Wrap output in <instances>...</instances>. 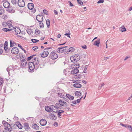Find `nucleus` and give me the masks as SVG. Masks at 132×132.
<instances>
[{
  "label": "nucleus",
  "instance_id": "c85d7f7f",
  "mask_svg": "<svg viewBox=\"0 0 132 132\" xmlns=\"http://www.w3.org/2000/svg\"><path fill=\"white\" fill-rule=\"evenodd\" d=\"M124 127L127 128H130L129 130L130 131L132 132V126L128 124H125Z\"/></svg>",
  "mask_w": 132,
  "mask_h": 132
},
{
  "label": "nucleus",
  "instance_id": "2f4dec72",
  "mask_svg": "<svg viewBox=\"0 0 132 132\" xmlns=\"http://www.w3.org/2000/svg\"><path fill=\"white\" fill-rule=\"evenodd\" d=\"M66 97L70 100H72L74 98V97L71 96L69 94H67Z\"/></svg>",
  "mask_w": 132,
  "mask_h": 132
},
{
  "label": "nucleus",
  "instance_id": "4be33fe9",
  "mask_svg": "<svg viewBox=\"0 0 132 132\" xmlns=\"http://www.w3.org/2000/svg\"><path fill=\"white\" fill-rule=\"evenodd\" d=\"M8 44L7 41H5L4 44V48L5 50L7 52H9V50L10 49L8 50Z\"/></svg>",
  "mask_w": 132,
  "mask_h": 132
},
{
  "label": "nucleus",
  "instance_id": "1a4fd4ad",
  "mask_svg": "<svg viewBox=\"0 0 132 132\" xmlns=\"http://www.w3.org/2000/svg\"><path fill=\"white\" fill-rule=\"evenodd\" d=\"M13 127H18L20 129H21L22 128V126L21 124L18 121L16 122L15 124H13Z\"/></svg>",
  "mask_w": 132,
  "mask_h": 132
},
{
  "label": "nucleus",
  "instance_id": "37998d69",
  "mask_svg": "<svg viewBox=\"0 0 132 132\" xmlns=\"http://www.w3.org/2000/svg\"><path fill=\"white\" fill-rule=\"evenodd\" d=\"M87 65H86L85 66V68L83 70V72L85 73H86V71L87 70Z\"/></svg>",
  "mask_w": 132,
  "mask_h": 132
},
{
  "label": "nucleus",
  "instance_id": "0e129e2a",
  "mask_svg": "<svg viewBox=\"0 0 132 132\" xmlns=\"http://www.w3.org/2000/svg\"><path fill=\"white\" fill-rule=\"evenodd\" d=\"M54 13L55 14L57 15L58 14V12L56 10H54Z\"/></svg>",
  "mask_w": 132,
  "mask_h": 132
},
{
  "label": "nucleus",
  "instance_id": "393cba45",
  "mask_svg": "<svg viewBox=\"0 0 132 132\" xmlns=\"http://www.w3.org/2000/svg\"><path fill=\"white\" fill-rule=\"evenodd\" d=\"M79 72L78 69H73L71 71V73L72 74H75L78 73Z\"/></svg>",
  "mask_w": 132,
  "mask_h": 132
},
{
  "label": "nucleus",
  "instance_id": "b1692460",
  "mask_svg": "<svg viewBox=\"0 0 132 132\" xmlns=\"http://www.w3.org/2000/svg\"><path fill=\"white\" fill-rule=\"evenodd\" d=\"M14 30L15 32L17 34H20L21 32L20 29L19 28L15 27Z\"/></svg>",
  "mask_w": 132,
  "mask_h": 132
},
{
  "label": "nucleus",
  "instance_id": "20e7f679",
  "mask_svg": "<svg viewBox=\"0 0 132 132\" xmlns=\"http://www.w3.org/2000/svg\"><path fill=\"white\" fill-rule=\"evenodd\" d=\"M57 54L54 51H53L50 54V57L52 60H55L58 57Z\"/></svg>",
  "mask_w": 132,
  "mask_h": 132
},
{
  "label": "nucleus",
  "instance_id": "7c9ffc66",
  "mask_svg": "<svg viewBox=\"0 0 132 132\" xmlns=\"http://www.w3.org/2000/svg\"><path fill=\"white\" fill-rule=\"evenodd\" d=\"M45 110L49 112H51L52 111L53 112V109L54 108H45Z\"/></svg>",
  "mask_w": 132,
  "mask_h": 132
},
{
  "label": "nucleus",
  "instance_id": "412c9836",
  "mask_svg": "<svg viewBox=\"0 0 132 132\" xmlns=\"http://www.w3.org/2000/svg\"><path fill=\"white\" fill-rule=\"evenodd\" d=\"M28 7L29 10H32L34 7V4L32 3H29L28 4Z\"/></svg>",
  "mask_w": 132,
  "mask_h": 132
},
{
  "label": "nucleus",
  "instance_id": "4468645a",
  "mask_svg": "<svg viewBox=\"0 0 132 132\" xmlns=\"http://www.w3.org/2000/svg\"><path fill=\"white\" fill-rule=\"evenodd\" d=\"M39 122L40 125L42 126H45L47 122V121L44 119H41L40 121Z\"/></svg>",
  "mask_w": 132,
  "mask_h": 132
},
{
  "label": "nucleus",
  "instance_id": "58836bf2",
  "mask_svg": "<svg viewBox=\"0 0 132 132\" xmlns=\"http://www.w3.org/2000/svg\"><path fill=\"white\" fill-rule=\"evenodd\" d=\"M2 30L5 32H7V31H10L11 30V29H9L6 28H4L2 29Z\"/></svg>",
  "mask_w": 132,
  "mask_h": 132
},
{
  "label": "nucleus",
  "instance_id": "0eeeda50",
  "mask_svg": "<svg viewBox=\"0 0 132 132\" xmlns=\"http://www.w3.org/2000/svg\"><path fill=\"white\" fill-rule=\"evenodd\" d=\"M67 47H68L67 46L61 47L57 49L56 50L57 52L59 53H63L64 52V51H65L66 50L65 48Z\"/></svg>",
  "mask_w": 132,
  "mask_h": 132
},
{
  "label": "nucleus",
  "instance_id": "6e6d98bb",
  "mask_svg": "<svg viewBox=\"0 0 132 132\" xmlns=\"http://www.w3.org/2000/svg\"><path fill=\"white\" fill-rule=\"evenodd\" d=\"M78 3L80 5H82L83 4V3L82 1L81 0H80L79 1H78Z\"/></svg>",
  "mask_w": 132,
  "mask_h": 132
},
{
  "label": "nucleus",
  "instance_id": "3c124183",
  "mask_svg": "<svg viewBox=\"0 0 132 132\" xmlns=\"http://www.w3.org/2000/svg\"><path fill=\"white\" fill-rule=\"evenodd\" d=\"M38 48V47L37 46H34L32 48L33 50L34 51L36 50Z\"/></svg>",
  "mask_w": 132,
  "mask_h": 132
},
{
  "label": "nucleus",
  "instance_id": "aec40b11",
  "mask_svg": "<svg viewBox=\"0 0 132 132\" xmlns=\"http://www.w3.org/2000/svg\"><path fill=\"white\" fill-rule=\"evenodd\" d=\"M7 9V11L10 13H13L15 12V11L13 9L12 6H10Z\"/></svg>",
  "mask_w": 132,
  "mask_h": 132
},
{
  "label": "nucleus",
  "instance_id": "a19ab883",
  "mask_svg": "<svg viewBox=\"0 0 132 132\" xmlns=\"http://www.w3.org/2000/svg\"><path fill=\"white\" fill-rule=\"evenodd\" d=\"M120 29V31L122 32L125 31L126 30V29L125 27L123 28H121Z\"/></svg>",
  "mask_w": 132,
  "mask_h": 132
},
{
  "label": "nucleus",
  "instance_id": "f8f14e48",
  "mask_svg": "<svg viewBox=\"0 0 132 132\" xmlns=\"http://www.w3.org/2000/svg\"><path fill=\"white\" fill-rule=\"evenodd\" d=\"M36 19L39 22H42L43 20V17L41 15H38L36 16Z\"/></svg>",
  "mask_w": 132,
  "mask_h": 132
},
{
  "label": "nucleus",
  "instance_id": "cd10ccee",
  "mask_svg": "<svg viewBox=\"0 0 132 132\" xmlns=\"http://www.w3.org/2000/svg\"><path fill=\"white\" fill-rule=\"evenodd\" d=\"M100 43V39H98L97 41H96L94 43L93 45H96L97 47L99 46V44Z\"/></svg>",
  "mask_w": 132,
  "mask_h": 132
},
{
  "label": "nucleus",
  "instance_id": "603ef678",
  "mask_svg": "<svg viewBox=\"0 0 132 132\" xmlns=\"http://www.w3.org/2000/svg\"><path fill=\"white\" fill-rule=\"evenodd\" d=\"M34 55H33L28 57L27 58V60H30L33 57V56H34Z\"/></svg>",
  "mask_w": 132,
  "mask_h": 132
},
{
  "label": "nucleus",
  "instance_id": "9b49d317",
  "mask_svg": "<svg viewBox=\"0 0 132 132\" xmlns=\"http://www.w3.org/2000/svg\"><path fill=\"white\" fill-rule=\"evenodd\" d=\"M18 5L20 7H24L25 4V3L23 0H19L18 2Z\"/></svg>",
  "mask_w": 132,
  "mask_h": 132
},
{
  "label": "nucleus",
  "instance_id": "ddd939ff",
  "mask_svg": "<svg viewBox=\"0 0 132 132\" xmlns=\"http://www.w3.org/2000/svg\"><path fill=\"white\" fill-rule=\"evenodd\" d=\"M53 112H57L58 115V117L60 118H61L60 116L64 112V111L62 110H60L59 111L57 110L56 111H53Z\"/></svg>",
  "mask_w": 132,
  "mask_h": 132
},
{
  "label": "nucleus",
  "instance_id": "423d86ee",
  "mask_svg": "<svg viewBox=\"0 0 132 132\" xmlns=\"http://www.w3.org/2000/svg\"><path fill=\"white\" fill-rule=\"evenodd\" d=\"M50 49V48H46L44 50V51L41 55V56L42 57H45L48 55L49 54L48 52L46 50H49Z\"/></svg>",
  "mask_w": 132,
  "mask_h": 132
},
{
  "label": "nucleus",
  "instance_id": "680f3d73",
  "mask_svg": "<svg viewBox=\"0 0 132 132\" xmlns=\"http://www.w3.org/2000/svg\"><path fill=\"white\" fill-rule=\"evenodd\" d=\"M132 98V94L131 95V96L126 101V102H128V101L129 100H130L131 99V98Z\"/></svg>",
  "mask_w": 132,
  "mask_h": 132
},
{
  "label": "nucleus",
  "instance_id": "9d476101",
  "mask_svg": "<svg viewBox=\"0 0 132 132\" xmlns=\"http://www.w3.org/2000/svg\"><path fill=\"white\" fill-rule=\"evenodd\" d=\"M11 52L13 54H17L19 52L18 48L16 47H13L11 50Z\"/></svg>",
  "mask_w": 132,
  "mask_h": 132
},
{
  "label": "nucleus",
  "instance_id": "de8ad7c7",
  "mask_svg": "<svg viewBox=\"0 0 132 132\" xmlns=\"http://www.w3.org/2000/svg\"><path fill=\"white\" fill-rule=\"evenodd\" d=\"M6 24L8 26L9 25H10V24H12V22H11V21H8L6 22Z\"/></svg>",
  "mask_w": 132,
  "mask_h": 132
},
{
  "label": "nucleus",
  "instance_id": "79ce46f5",
  "mask_svg": "<svg viewBox=\"0 0 132 132\" xmlns=\"http://www.w3.org/2000/svg\"><path fill=\"white\" fill-rule=\"evenodd\" d=\"M8 26L9 28V29H11V30H13V29L14 27L12 26V24H10V25H9Z\"/></svg>",
  "mask_w": 132,
  "mask_h": 132
},
{
  "label": "nucleus",
  "instance_id": "f257e3e1",
  "mask_svg": "<svg viewBox=\"0 0 132 132\" xmlns=\"http://www.w3.org/2000/svg\"><path fill=\"white\" fill-rule=\"evenodd\" d=\"M70 59L72 62H75V61L77 62L79 61L80 59V57L78 55L75 54L71 57Z\"/></svg>",
  "mask_w": 132,
  "mask_h": 132
},
{
  "label": "nucleus",
  "instance_id": "8fccbe9b",
  "mask_svg": "<svg viewBox=\"0 0 132 132\" xmlns=\"http://www.w3.org/2000/svg\"><path fill=\"white\" fill-rule=\"evenodd\" d=\"M104 0H100L97 2V3L100 4L104 2Z\"/></svg>",
  "mask_w": 132,
  "mask_h": 132
},
{
  "label": "nucleus",
  "instance_id": "5fc2aeb1",
  "mask_svg": "<svg viewBox=\"0 0 132 132\" xmlns=\"http://www.w3.org/2000/svg\"><path fill=\"white\" fill-rule=\"evenodd\" d=\"M82 97L80 98L77 99L76 101L77 103H79L80 101V100H81V99L82 98Z\"/></svg>",
  "mask_w": 132,
  "mask_h": 132
},
{
  "label": "nucleus",
  "instance_id": "49530a36",
  "mask_svg": "<svg viewBox=\"0 0 132 132\" xmlns=\"http://www.w3.org/2000/svg\"><path fill=\"white\" fill-rule=\"evenodd\" d=\"M31 41L33 43H36L39 41V40H38L35 39H31Z\"/></svg>",
  "mask_w": 132,
  "mask_h": 132
},
{
  "label": "nucleus",
  "instance_id": "6e6552de",
  "mask_svg": "<svg viewBox=\"0 0 132 132\" xmlns=\"http://www.w3.org/2000/svg\"><path fill=\"white\" fill-rule=\"evenodd\" d=\"M79 67V64L77 62L74 63L71 66V68L72 70L78 69Z\"/></svg>",
  "mask_w": 132,
  "mask_h": 132
},
{
  "label": "nucleus",
  "instance_id": "f704fd0d",
  "mask_svg": "<svg viewBox=\"0 0 132 132\" xmlns=\"http://www.w3.org/2000/svg\"><path fill=\"white\" fill-rule=\"evenodd\" d=\"M4 12V10L3 8H2L1 7V6H0V14H3Z\"/></svg>",
  "mask_w": 132,
  "mask_h": 132
},
{
  "label": "nucleus",
  "instance_id": "69168bd1",
  "mask_svg": "<svg viewBox=\"0 0 132 132\" xmlns=\"http://www.w3.org/2000/svg\"><path fill=\"white\" fill-rule=\"evenodd\" d=\"M69 2L70 3V5L71 6H73V4L70 1H69Z\"/></svg>",
  "mask_w": 132,
  "mask_h": 132
},
{
  "label": "nucleus",
  "instance_id": "7ed1b4c3",
  "mask_svg": "<svg viewBox=\"0 0 132 132\" xmlns=\"http://www.w3.org/2000/svg\"><path fill=\"white\" fill-rule=\"evenodd\" d=\"M11 125L9 124L7 122H6L4 125V126L5 127L4 129L8 130L9 132H11V129H12L13 128L12 127L13 125Z\"/></svg>",
  "mask_w": 132,
  "mask_h": 132
},
{
  "label": "nucleus",
  "instance_id": "bb28decb",
  "mask_svg": "<svg viewBox=\"0 0 132 132\" xmlns=\"http://www.w3.org/2000/svg\"><path fill=\"white\" fill-rule=\"evenodd\" d=\"M73 86L76 88H79L81 87V85L79 83L76 82L73 85Z\"/></svg>",
  "mask_w": 132,
  "mask_h": 132
},
{
  "label": "nucleus",
  "instance_id": "5701e85b",
  "mask_svg": "<svg viewBox=\"0 0 132 132\" xmlns=\"http://www.w3.org/2000/svg\"><path fill=\"white\" fill-rule=\"evenodd\" d=\"M28 34L30 35H32L33 34V31L30 28H28L26 30Z\"/></svg>",
  "mask_w": 132,
  "mask_h": 132
},
{
  "label": "nucleus",
  "instance_id": "864d4df0",
  "mask_svg": "<svg viewBox=\"0 0 132 132\" xmlns=\"http://www.w3.org/2000/svg\"><path fill=\"white\" fill-rule=\"evenodd\" d=\"M70 33H66L64 34V35L65 36H67L69 37L70 38Z\"/></svg>",
  "mask_w": 132,
  "mask_h": 132
},
{
  "label": "nucleus",
  "instance_id": "bf43d9fd",
  "mask_svg": "<svg viewBox=\"0 0 132 132\" xmlns=\"http://www.w3.org/2000/svg\"><path fill=\"white\" fill-rule=\"evenodd\" d=\"M53 125L56 127H57L58 126V124L57 122H55L54 123Z\"/></svg>",
  "mask_w": 132,
  "mask_h": 132
},
{
  "label": "nucleus",
  "instance_id": "a18cd8bd",
  "mask_svg": "<svg viewBox=\"0 0 132 132\" xmlns=\"http://www.w3.org/2000/svg\"><path fill=\"white\" fill-rule=\"evenodd\" d=\"M58 95L59 97L61 98H63V94L61 93H58Z\"/></svg>",
  "mask_w": 132,
  "mask_h": 132
},
{
  "label": "nucleus",
  "instance_id": "ea45409f",
  "mask_svg": "<svg viewBox=\"0 0 132 132\" xmlns=\"http://www.w3.org/2000/svg\"><path fill=\"white\" fill-rule=\"evenodd\" d=\"M35 33L37 35L39 34L40 33V31L38 29H36L35 30Z\"/></svg>",
  "mask_w": 132,
  "mask_h": 132
},
{
  "label": "nucleus",
  "instance_id": "052dcab7",
  "mask_svg": "<svg viewBox=\"0 0 132 132\" xmlns=\"http://www.w3.org/2000/svg\"><path fill=\"white\" fill-rule=\"evenodd\" d=\"M104 85H105V84L104 83H103V84H101V86H99L98 87V89H100L102 87V86H104Z\"/></svg>",
  "mask_w": 132,
  "mask_h": 132
},
{
  "label": "nucleus",
  "instance_id": "e433bc0d",
  "mask_svg": "<svg viewBox=\"0 0 132 132\" xmlns=\"http://www.w3.org/2000/svg\"><path fill=\"white\" fill-rule=\"evenodd\" d=\"M39 25L40 27L41 28H43L44 27V24L42 22H39Z\"/></svg>",
  "mask_w": 132,
  "mask_h": 132
},
{
  "label": "nucleus",
  "instance_id": "c03bdc74",
  "mask_svg": "<svg viewBox=\"0 0 132 132\" xmlns=\"http://www.w3.org/2000/svg\"><path fill=\"white\" fill-rule=\"evenodd\" d=\"M3 78H0V85H1L3 83Z\"/></svg>",
  "mask_w": 132,
  "mask_h": 132
},
{
  "label": "nucleus",
  "instance_id": "39448f33",
  "mask_svg": "<svg viewBox=\"0 0 132 132\" xmlns=\"http://www.w3.org/2000/svg\"><path fill=\"white\" fill-rule=\"evenodd\" d=\"M59 103H56V106H56H54L52 105V106H54V107H59L58 106H59V105H60L63 106H66L67 105V103L64 102V101H62L61 100H60L59 101Z\"/></svg>",
  "mask_w": 132,
  "mask_h": 132
},
{
  "label": "nucleus",
  "instance_id": "338daca9",
  "mask_svg": "<svg viewBox=\"0 0 132 132\" xmlns=\"http://www.w3.org/2000/svg\"><path fill=\"white\" fill-rule=\"evenodd\" d=\"M65 110L66 111H68L70 109V108H65Z\"/></svg>",
  "mask_w": 132,
  "mask_h": 132
},
{
  "label": "nucleus",
  "instance_id": "e2e57ef3",
  "mask_svg": "<svg viewBox=\"0 0 132 132\" xmlns=\"http://www.w3.org/2000/svg\"><path fill=\"white\" fill-rule=\"evenodd\" d=\"M65 51H64V52H65V53L66 54V53H68L69 51H68V48L67 49H65Z\"/></svg>",
  "mask_w": 132,
  "mask_h": 132
},
{
  "label": "nucleus",
  "instance_id": "4c0bfd02",
  "mask_svg": "<svg viewBox=\"0 0 132 132\" xmlns=\"http://www.w3.org/2000/svg\"><path fill=\"white\" fill-rule=\"evenodd\" d=\"M74 49L72 47H70L69 48H68V51H69L70 52H72L74 51Z\"/></svg>",
  "mask_w": 132,
  "mask_h": 132
},
{
  "label": "nucleus",
  "instance_id": "4d7b16f0",
  "mask_svg": "<svg viewBox=\"0 0 132 132\" xmlns=\"http://www.w3.org/2000/svg\"><path fill=\"white\" fill-rule=\"evenodd\" d=\"M18 46L22 50H24V48L22 47L20 44H18Z\"/></svg>",
  "mask_w": 132,
  "mask_h": 132
},
{
  "label": "nucleus",
  "instance_id": "a878e982",
  "mask_svg": "<svg viewBox=\"0 0 132 132\" xmlns=\"http://www.w3.org/2000/svg\"><path fill=\"white\" fill-rule=\"evenodd\" d=\"M32 127L33 128L36 130H38L39 129V127L36 123L32 125Z\"/></svg>",
  "mask_w": 132,
  "mask_h": 132
},
{
  "label": "nucleus",
  "instance_id": "09e8293b",
  "mask_svg": "<svg viewBox=\"0 0 132 132\" xmlns=\"http://www.w3.org/2000/svg\"><path fill=\"white\" fill-rule=\"evenodd\" d=\"M12 3L13 4H16L17 2L16 0H13L11 1Z\"/></svg>",
  "mask_w": 132,
  "mask_h": 132
},
{
  "label": "nucleus",
  "instance_id": "a211bd4d",
  "mask_svg": "<svg viewBox=\"0 0 132 132\" xmlns=\"http://www.w3.org/2000/svg\"><path fill=\"white\" fill-rule=\"evenodd\" d=\"M38 58H34L33 59V62L34 64L36 65V67H37V65L39 64V62L38 61Z\"/></svg>",
  "mask_w": 132,
  "mask_h": 132
},
{
  "label": "nucleus",
  "instance_id": "f03ea898",
  "mask_svg": "<svg viewBox=\"0 0 132 132\" xmlns=\"http://www.w3.org/2000/svg\"><path fill=\"white\" fill-rule=\"evenodd\" d=\"M35 66L36 65L34 64V63L32 62H29L28 64L29 69L28 71L29 72H31L34 70Z\"/></svg>",
  "mask_w": 132,
  "mask_h": 132
},
{
  "label": "nucleus",
  "instance_id": "72a5a7b5",
  "mask_svg": "<svg viewBox=\"0 0 132 132\" xmlns=\"http://www.w3.org/2000/svg\"><path fill=\"white\" fill-rule=\"evenodd\" d=\"M11 47H12L13 46H14V45L15 44V43L12 40H10Z\"/></svg>",
  "mask_w": 132,
  "mask_h": 132
},
{
  "label": "nucleus",
  "instance_id": "c9c22d12",
  "mask_svg": "<svg viewBox=\"0 0 132 132\" xmlns=\"http://www.w3.org/2000/svg\"><path fill=\"white\" fill-rule=\"evenodd\" d=\"M46 24L47 27L49 28L50 26V21L49 20L47 19L46 20Z\"/></svg>",
  "mask_w": 132,
  "mask_h": 132
},
{
  "label": "nucleus",
  "instance_id": "c756f323",
  "mask_svg": "<svg viewBox=\"0 0 132 132\" xmlns=\"http://www.w3.org/2000/svg\"><path fill=\"white\" fill-rule=\"evenodd\" d=\"M26 61L24 59L23 60H22L21 62V65L22 66L24 67L26 65Z\"/></svg>",
  "mask_w": 132,
  "mask_h": 132
},
{
  "label": "nucleus",
  "instance_id": "f3484780",
  "mask_svg": "<svg viewBox=\"0 0 132 132\" xmlns=\"http://www.w3.org/2000/svg\"><path fill=\"white\" fill-rule=\"evenodd\" d=\"M24 128L26 130H28L30 128L29 126L28 123L27 122H25L24 124Z\"/></svg>",
  "mask_w": 132,
  "mask_h": 132
},
{
  "label": "nucleus",
  "instance_id": "774afa93",
  "mask_svg": "<svg viewBox=\"0 0 132 132\" xmlns=\"http://www.w3.org/2000/svg\"><path fill=\"white\" fill-rule=\"evenodd\" d=\"M130 57H128L127 56L125 57V58L124 59V60L125 61L127 59H128V58H129Z\"/></svg>",
  "mask_w": 132,
  "mask_h": 132
},
{
  "label": "nucleus",
  "instance_id": "6ab92c4d",
  "mask_svg": "<svg viewBox=\"0 0 132 132\" xmlns=\"http://www.w3.org/2000/svg\"><path fill=\"white\" fill-rule=\"evenodd\" d=\"M69 69H66L64 70V73L66 75H68L71 73V71H69Z\"/></svg>",
  "mask_w": 132,
  "mask_h": 132
},
{
  "label": "nucleus",
  "instance_id": "dca6fc26",
  "mask_svg": "<svg viewBox=\"0 0 132 132\" xmlns=\"http://www.w3.org/2000/svg\"><path fill=\"white\" fill-rule=\"evenodd\" d=\"M3 5L4 7L6 8H8L10 6V5L9 3L7 1L4 2L3 4Z\"/></svg>",
  "mask_w": 132,
  "mask_h": 132
},
{
  "label": "nucleus",
  "instance_id": "473e14b6",
  "mask_svg": "<svg viewBox=\"0 0 132 132\" xmlns=\"http://www.w3.org/2000/svg\"><path fill=\"white\" fill-rule=\"evenodd\" d=\"M75 95L77 96H79L81 95V92L80 91H76L75 93Z\"/></svg>",
  "mask_w": 132,
  "mask_h": 132
},
{
  "label": "nucleus",
  "instance_id": "13d9d810",
  "mask_svg": "<svg viewBox=\"0 0 132 132\" xmlns=\"http://www.w3.org/2000/svg\"><path fill=\"white\" fill-rule=\"evenodd\" d=\"M43 12L44 13L46 14H47V11L46 10H43Z\"/></svg>",
  "mask_w": 132,
  "mask_h": 132
},
{
  "label": "nucleus",
  "instance_id": "2eb2a0df",
  "mask_svg": "<svg viewBox=\"0 0 132 132\" xmlns=\"http://www.w3.org/2000/svg\"><path fill=\"white\" fill-rule=\"evenodd\" d=\"M48 117L54 120H55L57 118L56 116L52 113L50 114L49 115Z\"/></svg>",
  "mask_w": 132,
  "mask_h": 132
}]
</instances>
